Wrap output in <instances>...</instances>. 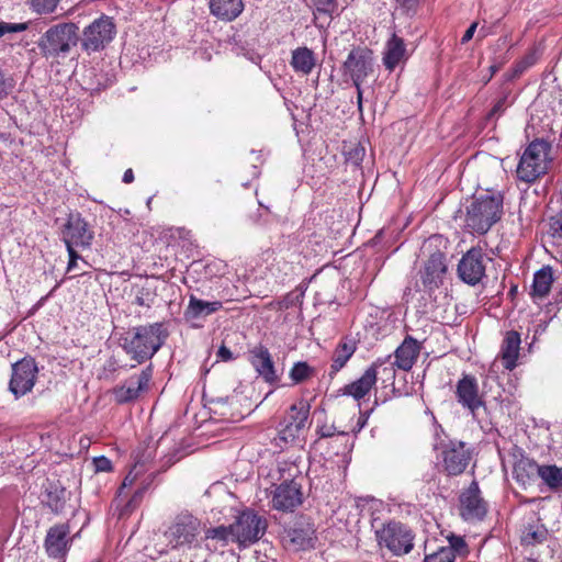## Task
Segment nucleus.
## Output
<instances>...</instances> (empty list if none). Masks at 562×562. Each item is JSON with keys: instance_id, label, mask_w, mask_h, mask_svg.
<instances>
[{"instance_id": "1", "label": "nucleus", "mask_w": 562, "mask_h": 562, "mask_svg": "<svg viewBox=\"0 0 562 562\" xmlns=\"http://www.w3.org/2000/svg\"><path fill=\"white\" fill-rule=\"evenodd\" d=\"M503 200L498 191L474 195L465 207L464 227L472 234H486L502 217Z\"/></svg>"}, {"instance_id": "2", "label": "nucleus", "mask_w": 562, "mask_h": 562, "mask_svg": "<svg viewBox=\"0 0 562 562\" xmlns=\"http://www.w3.org/2000/svg\"><path fill=\"white\" fill-rule=\"evenodd\" d=\"M162 324L154 323L133 328L123 338V349L138 363L150 359L162 346Z\"/></svg>"}, {"instance_id": "3", "label": "nucleus", "mask_w": 562, "mask_h": 562, "mask_svg": "<svg viewBox=\"0 0 562 562\" xmlns=\"http://www.w3.org/2000/svg\"><path fill=\"white\" fill-rule=\"evenodd\" d=\"M202 533L201 520L188 510L177 514L164 531L167 544L172 550H192L200 548Z\"/></svg>"}, {"instance_id": "4", "label": "nucleus", "mask_w": 562, "mask_h": 562, "mask_svg": "<svg viewBox=\"0 0 562 562\" xmlns=\"http://www.w3.org/2000/svg\"><path fill=\"white\" fill-rule=\"evenodd\" d=\"M280 479L283 482L279 485H272V490H267V496L270 498V505L273 509L280 512H292L303 502L301 483L295 479L299 472L297 467L288 462L278 465Z\"/></svg>"}, {"instance_id": "5", "label": "nucleus", "mask_w": 562, "mask_h": 562, "mask_svg": "<svg viewBox=\"0 0 562 562\" xmlns=\"http://www.w3.org/2000/svg\"><path fill=\"white\" fill-rule=\"evenodd\" d=\"M79 27L72 22H63L48 27L38 38L37 47L43 58L64 57L78 44Z\"/></svg>"}, {"instance_id": "6", "label": "nucleus", "mask_w": 562, "mask_h": 562, "mask_svg": "<svg viewBox=\"0 0 562 562\" xmlns=\"http://www.w3.org/2000/svg\"><path fill=\"white\" fill-rule=\"evenodd\" d=\"M551 145L544 139H535L524 150L516 169L517 178L531 183L548 171Z\"/></svg>"}, {"instance_id": "7", "label": "nucleus", "mask_w": 562, "mask_h": 562, "mask_svg": "<svg viewBox=\"0 0 562 562\" xmlns=\"http://www.w3.org/2000/svg\"><path fill=\"white\" fill-rule=\"evenodd\" d=\"M380 547H385L393 555L408 554L414 548V533L405 525L390 521L375 531Z\"/></svg>"}, {"instance_id": "8", "label": "nucleus", "mask_w": 562, "mask_h": 562, "mask_svg": "<svg viewBox=\"0 0 562 562\" xmlns=\"http://www.w3.org/2000/svg\"><path fill=\"white\" fill-rule=\"evenodd\" d=\"M115 34L116 26L113 19L102 14L83 29L80 38L81 48L88 54L100 52L112 42Z\"/></svg>"}, {"instance_id": "9", "label": "nucleus", "mask_w": 562, "mask_h": 562, "mask_svg": "<svg viewBox=\"0 0 562 562\" xmlns=\"http://www.w3.org/2000/svg\"><path fill=\"white\" fill-rule=\"evenodd\" d=\"M234 542L239 547H248L257 542L266 532L267 521L251 509L241 512L234 524Z\"/></svg>"}, {"instance_id": "10", "label": "nucleus", "mask_w": 562, "mask_h": 562, "mask_svg": "<svg viewBox=\"0 0 562 562\" xmlns=\"http://www.w3.org/2000/svg\"><path fill=\"white\" fill-rule=\"evenodd\" d=\"M310 403L301 398L292 404L280 423L279 438L284 442L294 441L305 428L310 415Z\"/></svg>"}, {"instance_id": "11", "label": "nucleus", "mask_w": 562, "mask_h": 562, "mask_svg": "<svg viewBox=\"0 0 562 562\" xmlns=\"http://www.w3.org/2000/svg\"><path fill=\"white\" fill-rule=\"evenodd\" d=\"M373 71V53L367 47L352 48L342 64L344 76L350 78L356 88Z\"/></svg>"}, {"instance_id": "12", "label": "nucleus", "mask_w": 562, "mask_h": 562, "mask_svg": "<svg viewBox=\"0 0 562 562\" xmlns=\"http://www.w3.org/2000/svg\"><path fill=\"white\" fill-rule=\"evenodd\" d=\"M491 260L480 247H472L458 263L459 278L469 285L479 284L485 277L486 265Z\"/></svg>"}, {"instance_id": "13", "label": "nucleus", "mask_w": 562, "mask_h": 562, "mask_svg": "<svg viewBox=\"0 0 562 562\" xmlns=\"http://www.w3.org/2000/svg\"><path fill=\"white\" fill-rule=\"evenodd\" d=\"M38 368L32 358H23L12 366L9 390L15 397H21L32 391L36 382Z\"/></svg>"}, {"instance_id": "14", "label": "nucleus", "mask_w": 562, "mask_h": 562, "mask_svg": "<svg viewBox=\"0 0 562 562\" xmlns=\"http://www.w3.org/2000/svg\"><path fill=\"white\" fill-rule=\"evenodd\" d=\"M454 394L458 403L468 409L473 418H476L480 408H485V402L474 375L463 374L457 382Z\"/></svg>"}, {"instance_id": "15", "label": "nucleus", "mask_w": 562, "mask_h": 562, "mask_svg": "<svg viewBox=\"0 0 562 562\" xmlns=\"http://www.w3.org/2000/svg\"><path fill=\"white\" fill-rule=\"evenodd\" d=\"M442 467L448 475H459L464 472L470 460L471 452L463 441H450L441 449Z\"/></svg>"}, {"instance_id": "16", "label": "nucleus", "mask_w": 562, "mask_h": 562, "mask_svg": "<svg viewBox=\"0 0 562 562\" xmlns=\"http://www.w3.org/2000/svg\"><path fill=\"white\" fill-rule=\"evenodd\" d=\"M65 244L77 245L78 248H89L93 240V232L80 214L70 215L63 228Z\"/></svg>"}, {"instance_id": "17", "label": "nucleus", "mask_w": 562, "mask_h": 562, "mask_svg": "<svg viewBox=\"0 0 562 562\" xmlns=\"http://www.w3.org/2000/svg\"><path fill=\"white\" fill-rule=\"evenodd\" d=\"M69 526L67 524L55 525L47 531L44 548L49 558L64 562L70 547Z\"/></svg>"}, {"instance_id": "18", "label": "nucleus", "mask_w": 562, "mask_h": 562, "mask_svg": "<svg viewBox=\"0 0 562 562\" xmlns=\"http://www.w3.org/2000/svg\"><path fill=\"white\" fill-rule=\"evenodd\" d=\"M460 512L465 520L482 519L486 514V503L481 497L477 482L473 481L460 496Z\"/></svg>"}, {"instance_id": "19", "label": "nucleus", "mask_w": 562, "mask_h": 562, "mask_svg": "<svg viewBox=\"0 0 562 562\" xmlns=\"http://www.w3.org/2000/svg\"><path fill=\"white\" fill-rule=\"evenodd\" d=\"M248 361L265 382L274 384L279 381L272 356L262 345L256 346L248 352Z\"/></svg>"}, {"instance_id": "20", "label": "nucleus", "mask_w": 562, "mask_h": 562, "mask_svg": "<svg viewBox=\"0 0 562 562\" xmlns=\"http://www.w3.org/2000/svg\"><path fill=\"white\" fill-rule=\"evenodd\" d=\"M151 370L147 368L137 376H131L124 384L113 390L114 398L119 404L136 400L142 392L148 390Z\"/></svg>"}, {"instance_id": "21", "label": "nucleus", "mask_w": 562, "mask_h": 562, "mask_svg": "<svg viewBox=\"0 0 562 562\" xmlns=\"http://www.w3.org/2000/svg\"><path fill=\"white\" fill-rule=\"evenodd\" d=\"M446 272L445 255L440 251L431 254L420 271L422 282L425 289L429 291L438 289L443 282Z\"/></svg>"}, {"instance_id": "22", "label": "nucleus", "mask_w": 562, "mask_h": 562, "mask_svg": "<svg viewBox=\"0 0 562 562\" xmlns=\"http://www.w3.org/2000/svg\"><path fill=\"white\" fill-rule=\"evenodd\" d=\"M384 363L385 361L380 359L374 361L358 380L344 387V394L350 395L357 401L363 398L375 385L379 368Z\"/></svg>"}, {"instance_id": "23", "label": "nucleus", "mask_w": 562, "mask_h": 562, "mask_svg": "<svg viewBox=\"0 0 562 562\" xmlns=\"http://www.w3.org/2000/svg\"><path fill=\"white\" fill-rule=\"evenodd\" d=\"M420 351V345L416 339L407 336L394 351V364L397 369L409 371L416 362Z\"/></svg>"}, {"instance_id": "24", "label": "nucleus", "mask_w": 562, "mask_h": 562, "mask_svg": "<svg viewBox=\"0 0 562 562\" xmlns=\"http://www.w3.org/2000/svg\"><path fill=\"white\" fill-rule=\"evenodd\" d=\"M243 0H209L210 13L223 22L236 20L244 11Z\"/></svg>"}, {"instance_id": "25", "label": "nucleus", "mask_w": 562, "mask_h": 562, "mask_svg": "<svg viewBox=\"0 0 562 562\" xmlns=\"http://www.w3.org/2000/svg\"><path fill=\"white\" fill-rule=\"evenodd\" d=\"M540 468L535 460L527 457H521L515 462L514 477L518 484L526 487L531 485L537 477H539Z\"/></svg>"}, {"instance_id": "26", "label": "nucleus", "mask_w": 562, "mask_h": 562, "mask_svg": "<svg viewBox=\"0 0 562 562\" xmlns=\"http://www.w3.org/2000/svg\"><path fill=\"white\" fill-rule=\"evenodd\" d=\"M519 350L520 335L514 330L508 331L501 348V358L505 369L513 370L517 366Z\"/></svg>"}, {"instance_id": "27", "label": "nucleus", "mask_w": 562, "mask_h": 562, "mask_svg": "<svg viewBox=\"0 0 562 562\" xmlns=\"http://www.w3.org/2000/svg\"><path fill=\"white\" fill-rule=\"evenodd\" d=\"M406 47L403 38L393 34L386 42L383 54V64L386 69L392 71L405 57Z\"/></svg>"}, {"instance_id": "28", "label": "nucleus", "mask_w": 562, "mask_h": 562, "mask_svg": "<svg viewBox=\"0 0 562 562\" xmlns=\"http://www.w3.org/2000/svg\"><path fill=\"white\" fill-rule=\"evenodd\" d=\"M291 67L295 72L310 75L316 66V57L312 49L307 47H297L292 50Z\"/></svg>"}, {"instance_id": "29", "label": "nucleus", "mask_w": 562, "mask_h": 562, "mask_svg": "<svg viewBox=\"0 0 562 562\" xmlns=\"http://www.w3.org/2000/svg\"><path fill=\"white\" fill-rule=\"evenodd\" d=\"M221 301L207 302L190 295L186 315L189 318L206 317L222 308Z\"/></svg>"}, {"instance_id": "30", "label": "nucleus", "mask_w": 562, "mask_h": 562, "mask_svg": "<svg viewBox=\"0 0 562 562\" xmlns=\"http://www.w3.org/2000/svg\"><path fill=\"white\" fill-rule=\"evenodd\" d=\"M357 349L356 342L350 338H344L336 347L333 355L331 372L330 374L337 373L341 370L348 360L352 357Z\"/></svg>"}, {"instance_id": "31", "label": "nucleus", "mask_w": 562, "mask_h": 562, "mask_svg": "<svg viewBox=\"0 0 562 562\" xmlns=\"http://www.w3.org/2000/svg\"><path fill=\"white\" fill-rule=\"evenodd\" d=\"M553 283V273L550 267H543L533 276L531 294L533 297H544L549 294Z\"/></svg>"}, {"instance_id": "32", "label": "nucleus", "mask_w": 562, "mask_h": 562, "mask_svg": "<svg viewBox=\"0 0 562 562\" xmlns=\"http://www.w3.org/2000/svg\"><path fill=\"white\" fill-rule=\"evenodd\" d=\"M314 532L311 526L296 527L289 532V537L296 550H306L314 547Z\"/></svg>"}, {"instance_id": "33", "label": "nucleus", "mask_w": 562, "mask_h": 562, "mask_svg": "<svg viewBox=\"0 0 562 562\" xmlns=\"http://www.w3.org/2000/svg\"><path fill=\"white\" fill-rule=\"evenodd\" d=\"M539 477L550 488L562 486V469L557 465H541Z\"/></svg>"}, {"instance_id": "34", "label": "nucleus", "mask_w": 562, "mask_h": 562, "mask_svg": "<svg viewBox=\"0 0 562 562\" xmlns=\"http://www.w3.org/2000/svg\"><path fill=\"white\" fill-rule=\"evenodd\" d=\"M205 539L215 540L221 546L228 544L229 541L234 542V531L232 525L229 526H218L215 528H209L205 531Z\"/></svg>"}, {"instance_id": "35", "label": "nucleus", "mask_w": 562, "mask_h": 562, "mask_svg": "<svg viewBox=\"0 0 562 562\" xmlns=\"http://www.w3.org/2000/svg\"><path fill=\"white\" fill-rule=\"evenodd\" d=\"M547 538V530L543 527L528 526L521 535V541L526 546L541 543Z\"/></svg>"}, {"instance_id": "36", "label": "nucleus", "mask_w": 562, "mask_h": 562, "mask_svg": "<svg viewBox=\"0 0 562 562\" xmlns=\"http://www.w3.org/2000/svg\"><path fill=\"white\" fill-rule=\"evenodd\" d=\"M61 0H27V4L32 12L38 15H47L55 12Z\"/></svg>"}, {"instance_id": "37", "label": "nucleus", "mask_w": 562, "mask_h": 562, "mask_svg": "<svg viewBox=\"0 0 562 562\" xmlns=\"http://www.w3.org/2000/svg\"><path fill=\"white\" fill-rule=\"evenodd\" d=\"M313 374V369L307 364L305 361H299L294 363L292 369L290 370V379L293 381V383L299 384L307 379Z\"/></svg>"}, {"instance_id": "38", "label": "nucleus", "mask_w": 562, "mask_h": 562, "mask_svg": "<svg viewBox=\"0 0 562 562\" xmlns=\"http://www.w3.org/2000/svg\"><path fill=\"white\" fill-rule=\"evenodd\" d=\"M539 59V53L536 48L529 50L520 60H518L514 68V77L522 75L528 68L537 64Z\"/></svg>"}, {"instance_id": "39", "label": "nucleus", "mask_w": 562, "mask_h": 562, "mask_svg": "<svg viewBox=\"0 0 562 562\" xmlns=\"http://www.w3.org/2000/svg\"><path fill=\"white\" fill-rule=\"evenodd\" d=\"M64 494H65L64 488L55 490L54 492H48L47 493V501H46V503H47L48 507L53 512L59 513V512L63 510L64 503H65Z\"/></svg>"}, {"instance_id": "40", "label": "nucleus", "mask_w": 562, "mask_h": 562, "mask_svg": "<svg viewBox=\"0 0 562 562\" xmlns=\"http://www.w3.org/2000/svg\"><path fill=\"white\" fill-rule=\"evenodd\" d=\"M456 559L452 555V549L439 548L436 552L427 554L424 562H454Z\"/></svg>"}, {"instance_id": "41", "label": "nucleus", "mask_w": 562, "mask_h": 562, "mask_svg": "<svg viewBox=\"0 0 562 562\" xmlns=\"http://www.w3.org/2000/svg\"><path fill=\"white\" fill-rule=\"evenodd\" d=\"M449 546L443 547L445 549H452V555L454 559L457 555H467L468 547L463 538L459 536H451L448 538Z\"/></svg>"}, {"instance_id": "42", "label": "nucleus", "mask_w": 562, "mask_h": 562, "mask_svg": "<svg viewBox=\"0 0 562 562\" xmlns=\"http://www.w3.org/2000/svg\"><path fill=\"white\" fill-rule=\"evenodd\" d=\"M549 234L554 238L562 240V212L552 216L549 222Z\"/></svg>"}, {"instance_id": "43", "label": "nucleus", "mask_w": 562, "mask_h": 562, "mask_svg": "<svg viewBox=\"0 0 562 562\" xmlns=\"http://www.w3.org/2000/svg\"><path fill=\"white\" fill-rule=\"evenodd\" d=\"M29 29V24L0 22V38L7 33H21Z\"/></svg>"}, {"instance_id": "44", "label": "nucleus", "mask_w": 562, "mask_h": 562, "mask_svg": "<svg viewBox=\"0 0 562 562\" xmlns=\"http://www.w3.org/2000/svg\"><path fill=\"white\" fill-rule=\"evenodd\" d=\"M390 356L385 359H382L383 361H385L384 364H382L380 368H379V373L382 374L385 379V381H393L395 379V369L394 367H396L394 364V362H390Z\"/></svg>"}, {"instance_id": "45", "label": "nucleus", "mask_w": 562, "mask_h": 562, "mask_svg": "<svg viewBox=\"0 0 562 562\" xmlns=\"http://www.w3.org/2000/svg\"><path fill=\"white\" fill-rule=\"evenodd\" d=\"M94 469L97 472H110L112 471V462L106 457H97L93 459Z\"/></svg>"}, {"instance_id": "46", "label": "nucleus", "mask_w": 562, "mask_h": 562, "mask_svg": "<svg viewBox=\"0 0 562 562\" xmlns=\"http://www.w3.org/2000/svg\"><path fill=\"white\" fill-rule=\"evenodd\" d=\"M314 5L319 12L330 13L336 7V0H313Z\"/></svg>"}, {"instance_id": "47", "label": "nucleus", "mask_w": 562, "mask_h": 562, "mask_svg": "<svg viewBox=\"0 0 562 562\" xmlns=\"http://www.w3.org/2000/svg\"><path fill=\"white\" fill-rule=\"evenodd\" d=\"M397 3L398 7L407 14L415 13L418 5L417 0H397Z\"/></svg>"}, {"instance_id": "48", "label": "nucleus", "mask_w": 562, "mask_h": 562, "mask_svg": "<svg viewBox=\"0 0 562 562\" xmlns=\"http://www.w3.org/2000/svg\"><path fill=\"white\" fill-rule=\"evenodd\" d=\"M504 110H505V99H501L491 109L487 117L488 119L497 117L504 112Z\"/></svg>"}, {"instance_id": "49", "label": "nucleus", "mask_w": 562, "mask_h": 562, "mask_svg": "<svg viewBox=\"0 0 562 562\" xmlns=\"http://www.w3.org/2000/svg\"><path fill=\"white\" fill-rule=\"evenodd\" d=\"M336 434V428L334 425H323L318 427L317 435L319 438H329Z\"/></svg>"}, {"instance_id": "50", "label": "nucleus", "mask_w": 562, "mask_h": 562, "mask_svg": "<svg viewBox=\"0 0 562 562\" xmlns=\"http://www.w3.org/2000/svg\"><path fill=\"white\" fill-rule=\"evenodd\" d=\"M217 357L223 361H229L234 359L232 351L224 345L220 347Z\"/></svg>"}, {"instance_id": "51", "label": "nucleus", "mask_w": 562, "mask_h": 562, "mask_svg": "<svg viewBox=\"0 0 562 562\" xmlns=\"http://www.w3.org/2000/svg\"><path fill=\"white\" fill-rule=\"evenodd\" d=\"M476 27H477V22H473L469 27L468 30L465 31V33L463 34L462 38H461V43L462 44H465L468 43L469 41L472 40L475 31H476Z\"/></svg>"}, {"instance_id": "52", "label": "nucleus", "mask_w": 562, "mask_h": 562, "mask_svg": "<svg viewBox=\"0 0 562 562\" xmlns=\"http://www.w3.org/2000/svg\"><path fill=\"white\" fill-rule=\"evenodd\" d=\"M65 245H66V248H67V251L69 255V261H78L81 257L79 256V254L76 250V248H78L77 245H70V244H65Z\"/></svg>"}, {"instance_id": "53", "label": "nucleus", "mask_w": 562, "mask_h": 562, "mask_svg": "<svg viewBox=\"0 0 562 562\" xmlns=\"http://www.w3.org/2000/svg\"><path fill=\"white\" fill-rule=\"evenodd\" d=\"M351 158H355V164L358 165L359 161L362 160V157L364 155V148L362 147H356L351 153Z\"/></svg>"}, {"instance_id": "54", "label": "nucleus", "mask_w": 562, "mask_h": 562, "mask_svg": "<svg viewBox=\"0 0 562 562\" xmlns=\"http://www.w3.org/2000/svg\"><path fill=\"white\" fill-rule=\"evenodd\" d=\"M9 93L3 74L0 71V100L4 99Z\"/></svg>"}, {"instance_id": "55", "label": "nucleus", "mask_w": 562, "mask_h": 562, "mask_svg": "<svg viewBox=\"0 0 562 562\" xmlns=\"http://www.w3.org/2000/svg\"><path fill=\"white\" fill-rule=\"evenodd\" d=\"M368 418L369 412L360 413V416L357 422V431H360L367 425Z\"/></svg>"}, {"instance_id": "56", "label": "nucleus", "mask_w": 562, "mask_h": 562, "mask_svg": "<svg viewBox=\"0 0 562 562\" xmlns=\"http://www.w3.org/2000/svg\"><path fill=\"white\" fill-rule=\"evenodd\" d=\"M277 304L279 310H286L292 305V301L290 300L289 296H285L282 300H280Z\"/></svg>"}, {"instance_id": "57", "label": "nucleus", "mask_w": 562, "mask_h": 562, "mask_svg": "<svg viewBox=\"0 0 562 562\" xmlns=\"http://www.w3.org/2000/svg\"><path fill=\"white\" fill-rule=\"evenodd\" d=\"M135 304L139 305V306H146V307H149L150 306V303H149V300L145 299L143 296V294H138L136 295L135 297Z\"/></svg>"}, {"instance_id": "58", "label": "nucleus", "mask_w": 562, "mask_h": 562, "mask_svg": "<svg viewBox=\"0 0 562 562\" xmlns=\"http://www.w3.org/2000/svg\"><path fill=\"white\" fill-rule=\"evenodd\" d=\"M134 180V173L132 169H127L123 175V182L131 183Z\"/></svg>"}, {"instance_id": "59", "label": "nucleus", "mask_w": 562, "mask_h": 562, "mask_svg": "<svg viewBox=\"0 0 562 562\" xmlns=\"http://www.w3.org/2000/svg\"><path fill=\"white\" fill-rule=\"evenodd\" d=\"M357 90V101H358V108L361 111L362 110V89L361 85H359V88H356Z\"/></svg>"}, {"instance_id": "60", "label": "nucleus", "mask_w": 562, "mask_h": 562, "mask_svg": "<svg viewBox=\"0 0 562 562\" xmlns=\"http://www.w3.org/2000/svg\"><path fill=\"white\" fill-rule=\"evenodd\" d=\"M133 483V479L131 477V474H128L124 481H123V484H122V487H126L128 485H131Z\"/></svg>"}, {"instance_id": "61", "label": "nucleus", "mask_w": 562, "mask_h": 562, "mask_svg": "<svg viewBox=\"0 0 562 562\" xmlns=\"http://www.w3.org/2000/svg\"><path fill=\"white\" fill-rule=\"evenodd\" d=\"M78 267V261H68L67 271L70 272L71 270L76 269Z\"/></svg>"}, {"instance_id": "62", "label": "nucleus", "mask_w": 562, "mask_h": 562, "mask_svg": "<svg viewBox=\"0 0 562 562\" xmlns=\"http://www.w3.org/2000/svg\"><path fill=\"white\" fill-rule=\"evenodd\" d=\"M499 68H501V66H499V65H492V66L490 67L492 75H494L495 72H497V71L499 70Z\"/></svg>"}, {"instance_id": "63", "label": "nucleus", "mask_w": 562, "mask_h": 562, "mask_svg": "<svg viewBox=\"0 0 562 562\" xmlns=\"http://www.w3.org/2000/svg\"><path fill=\"white\" fill-rule=\"evenodd\" d=\"M108 366H109V369H110V370H112V371H114V370H115V361L110 360V361L108 362Z\"/></svg>"}, {"instance_id": "64", "label": "nucleus", "mask_w": 562, "mask_h": 562, "mask_svg": "<svg viewBox=\"0 0 562 562\" xmlns=\"http://www.w3.org/2000/svg\"><path fill=\"white\" fill-rule=\"evenodd\" d=\"M142 496V491H138L135 493L133 499L137 498V497H140Z\"/></svg>"}]
</instances>
